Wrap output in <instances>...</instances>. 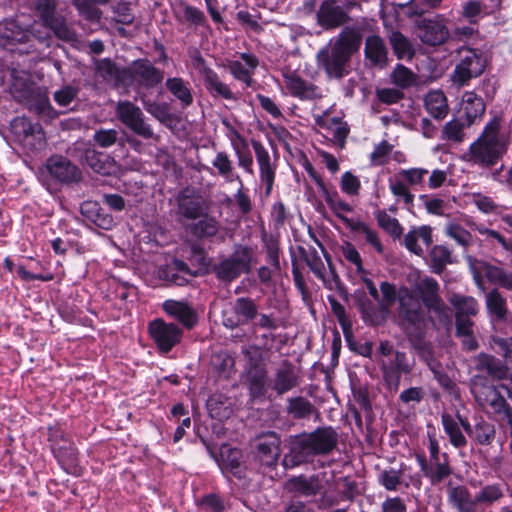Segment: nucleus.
Instances as JSON below:
<instances>
[{
    "mask_svg": "<svg viewBox=\"0 0 512 512\" xmlns=\"http://www.w3.org/2000/svg\"><path fill=\"white\" fill-rule=\"evenodd\" d=\"M510 131L504 129L500 117H493L484 127L481 135L469 148L470 162L484 167L494 166L506 154Z\"/></svg>",
    "mask_w": 512,
    "mask_h": 512,
    "instance_id": "nucleus-1",
    "label": "nucleus"
},
{
    "mask_svg": "<svg viewBox=\"0 0 512 512\" xmlns=\"http://www.w3.org/2000/svg\"><path fill=\"white\" fill-rule=\"evenodd\" d=\"M380 290L382 293L381 306L387 310L397 297L402 326L409 335L419 337L426 325L425 313L419 298L407 287H401L397 292L395 286L389 282H382Z\"/></svg>",
    "mask_w": 512,
    "mask_h": 512,
    "instance_id": "nucleus-2",
    "label": "nucleus"
},
{
    "mask_svg": "<svg viewBox=\"0 0 512 512\" xmlns=\"http://www.w3.org/2000/svg\"><path fill=\"white\" fill-rule=\"evenodd\" d=\"M337 444V434L331 428H322L296 437L284 462L293 466L308 462L317 454L329 453Z\"/></svg>",
    "mask_w": 512,
    "mask_h": 512,
    "instance_id": "nucleus-3",
    "label": "nucleus"
},
{
    "mask_svg": "<svg viewBox=\"0 0 512 512\" xmlns=\"http://www.w3.org/2000/svg\"><path fill=\"white\" fill-rule=\"evenodd\" d=\"M360 35L354 29H345L330 49L318 53V60L329 77L340 78L346 70V64L360 45Z\"/></svg>",
    "mask_w": 512,
    "mask_h": 512,
    "instance_id": "nucleus-4",
    "label": "nucleus"
},
{
    "mask_svg": "<svg viewBox=\"0 0 512 512\" xmlns=\"http://www.w3.org/2000/svg\"><path fill=\"white\" fill-rule=\"evenodd\" d=\"M10 93L19 102L26 104L29 109L44 116H51L53 109L46 92L38 87L29 72L12 70Z\"/></svg>",
    "mask_w": 512,
    "mask_h": 512,
    "instance_id": "nucleus-5",
    "label": "nucleus"
},
{
    "mask_svg": "<svg viewBox=\"0 0 512 512\" xmlns=\"http://www.w3.org/2000/svg\"><path fill=\"white\" fill-rule=\"evenodd\" d=\"M471 391L476 402L487 412L494 414L507 413L508 405L505 394L509 389L504 385H493L483 376H474Z\"/></svg>",
    "mask_w": 512,
    "mask_h": 512,
    "instance_id": "nucleus-6",
    "label": "nucleus"
},
{
    "mask_svg": "<svg viewBox=\"0 0 512 512\" xmlns=\"http://www.w3.org/2000/svg\"><path fill=\"white\" fill-rule=\"evenodd\" d=\"M179 212L186 218L196 219L202 217L193 227V234L197 237H210L217 233V222L207 215L204 211L207 207L196 194H180L178 199Z\"/></svg>",
    "mask_w": 512,
    "mask_h": 512,
    "instance_id": "nucleus-7",
    "label": "nucleus"
},
{
    "mask_svg": "<svg viewBox=\"0 0 512 512\" xmlns=\"http://www.w3.org/2000/svg\"><path fill=\"white\" fill-rule=\"evenodd\" d=\"M35 10L42 21L43 30L50 31L60 40L73 42L76 40L75 32L67 25L65 19L56 13V0H37Z\"/></svg>",
    "mask_w": 512,
    "mask_h": 512,
    "instance_id": "nucleus-8",
    "label": "nucleus"
},
{
    "mask_svg": "<svg viewBox=\"0 0 512 512\" xmlns=\"http://www.w3.org/2000/svg\"><path fill=\"white\" fill-rule=\"evenodd\" d=\"M32 38L46 45L50 44L51 36L47 31L30 30L19 19H6L0 22V42L3 46L12 47L16 44L29 43Z\"/></svg>",
    "mask_w": 512,
    "mask_h": 512,
    "instance_id": "nucleus-9",
    "label": "nucleus"
},
{
    "mask_svg": "<svg viewBox=\"0 0 512 512\" xmlns=\"http://www.w3.org/2000/svg\"><path fill=\"white\" fill-rule=\"evenodd\" d=\"M10 130L14 141L27 150H40L45 146L46 139L42 127L26 117L14 118L10 123Z\"/></svg>",
    "mask_w": 512,
    "mask_h": 512,
    "instance_id": "nucleus-10",
    "label": "nucleus"
},
{
    "mask_svg": "<svg viewBox=\"0 0 512 512\" xmlns=\"http://www.w3.org/2000/svg\"><path fill=\"white\" fill-rule=\"evenodd\" d=\"M486 66L484 55L471 48L459 50V63L456 65L452 79L459 85H464L471 78L481 75Z\"/></svg>",
    "mask_w": 512,
    "mask_h": 512,
    "instance_id": "nucleus-11",
    "label": "nucleus"
},
{
    "mask_svg": "<svg viewBox=\"0 0 512 512\" xmlns=\"http://www.w3.org/2000/svg\"><path fill=\"white\" fill-rule=\"evenodd\" d=\"M148 330L161 353L170 352L174 346L181 342L183 337V331L178 325L165 322L162 319H155L150 322Z\"/></svg>",
    "mask_w": 512,
    "mask_h": 512,
    "instance_id": "nucleus-12",
    "label": "nucleus"
},
{
    "mask_svg": "<svg viewBox=\"0 0 512 512\" xmlns=\"http://www.w3.org/2000/svg\"><path fill=\"white\" fill-rule=\"evenodd\" d=\"M119 120L137 135L150 139L154 137L151 126L146 123L141 109L129 101L119 102L116 108Z\"/></svg>",
    "mask_w": 512,
    "mask_h": 512,
    "instance_id": "nucleus-13",
    "label": "nucleus"
},
{
    "mask_svg": "<svg viewBox=\"0 0 512 512\" xmlns=\"http://www.w3.org/2000/svg\"><path fill=\"white\" fill-rule=\"evenodd\" d=\"M469 262L474 281L482 291H485L483 284L484 277L493 284L512 290V274L505 272L499 267L491 266L482 261H473L469 259Z\"/></svg>",
    "mask_w": 512,
    "mask_h": 512,
    "instance_id": "nucleus-14",
    "label": "nucleus"
},
{
    "mask_svg": "<svg viewBox=\"0 0 512 512\" xmlns=\"http://www.w3.org/2000/svg\"><path fill=\"white\" fill-rule=\"evenodd\" d=\"M283 78L285 89L292 97L300 100H314L322 96L321 90L298 71L285 70Z\"/></svg>",
    "mask_w": 512,
    "mask_h": 512,
    "instance_id": "nucleus-15",
    "label": "nucleus"
},
{
    "mask_svg": "<svg viewBox=\"0 0 512 512\" xmlns=\"http://www.w3.org/2000/svg\"><path fill=\"white\" fill-rule=\"evenodd\" d=\"M250 258L249 250L239 247L215 267L216 275L221 280L232 281L249 269Z\"/></svg>",
    "mask_w": 512,
    "mask_h": 512,
    "instance_id": "nucleus-16",
    "label": "nucleus"
},
{
    "mask_svg": "<svg viewBox=\"0 0 512 512\" xmlns=\"http://www.w3.org/2000/svg\"><path fill=\"white\" fill-rule=\"evenodd\" d=\"M320 248L322 254L329 263V270H327L319 252L314 248H311L306 252L305 261L314 275L322 280L327 288L333 289L337 285V275L330 265V258L325 249L321 245Z\"/></svg>",
    "mask_w": 512,
    "mask_h": 512,
    "instance_id": "nucleus-17",
    "label": "nucleus"
},
{
    "mask_svg": "<svg viewBox=\"0 0 512 512\" xmlns=\"http://www.w3.org/2000/svg\"><path fill=\"white\" fill-rule=\"evenodd\" d=\"M46 169L56 180L71 184L81 180V171L63 156H51L46 162Z\"/></svg>",
    "mask_w": 512,
    "mask_h": 512,
    "instance_id": "nucleus-18",
    "label": "nucleus"
},
{
    "mask_svg": "<svg viewBox=\"0 0 512 512\" xmlns=\"http://www.w3.org/2000/svg\"><path fill=\"white\" fill-rule=\"evenodd\" d=\"M378 481L389 491H396L402 483H404L406 487L412 485L418 489L421 486L420 475H411L408 472V467L405 465H401L399 470L391 468L381 471L378 476Z\"/></svg>",
    "mask_w": 512,
    "mask_h": 512,
    "instance_id": "nucleus-19",
    "label": "nucleus"
},
{
    "mask_svg": "<svg viewBox=\"0 0 512 512\" xmlns=\"http://www.w3.org/2000/svg\"><path fill=\"white\" fill-rule=\"evenodd\" d=\"M81 161L85 162L94 172L102 175H120L122 166L109 155L86 148Z\"/></svg>",
    "mask_w": 512,
    "mask_h": 512,
    "instance_id": "nucleus-20",
    "label": "nucleus"
},
{
    "mask_svg": "<svg viewBox=\"0 0 512 512\" xmlns=\"http://www.w3.org/2000/svg\"><path fill=\"white\" fill-rule=\"evenodd\" d=\"M252 146L259 166L261 188H263L265 192H271L275 180V165L271 160L269 152L260 142L253 141Z\"/></svg>",
    "mask_w": 512,
    "mask_h": 512,
    "instance_id": "nucleus-21",
    "label": "nucleus"
},
{
    "mask_svg": "<svg viewBox=\"0 0 512 512\" xmlns=\"http://www.w3.org/2000/svg\"><path fill=\"white\" fill-rule=\"evenodd\" d=\"M417 278L415 288L422 297L423 302L429 309L441 312L443 303L438 296L439 285L433 278L420 277L418 272H413L409 275V280Z\"/></svg>",
    "mask_w": 512,
    "mask_h": 512,
    "instance_id": "nucleus-22",
    "label": "nucleus"
},
{
    "mask_svg": "<svg viewBox=\"0 0 512 512\" xmlns=\"http://www.w3.org/2000/svg\"><path fill=\"white\" fill-rule=\"evenodd\" d=\"M317 20L323 28L331 29L344 24L348 20V15L343 8L335 4V0H326L317 12Z\"/></svg>",
    "mask_w": 512,
    "mask_h": 512,
    "instance_id": "nucleus-23",
    "label": "nucleus"
},
{
    "mask_svg": "<svg viewBox=\"0 0 512 512\" xmlns=\"http://www.w3.org/2000/svg\"><path fill=\"white\" fill-rule=\"evenodd\" d=\"M447 499L449 505L457 512H477L478 502L465 486H452L447 488Z\"/></svg>",
    "mask_w": 512,
    "mask_h": 512,
    "instance_id": "nucleus-24",
    "label": "nucleus"
},
{
    "mask_svg": "<svg viewBox=\"0 0 512 512\" xmlns=\"http://www.w3.org/2000/svg\"><path fill=\"white\" fill-rule=\"evenodd\" d=\"M257 65L256 57L248 53H242L240 59L228 62V68L233 77L244 82L247 86L252 84V74Z\"/></svg>",
    "mask_w": 512,
    "mask_h": 512,
    "instance_id": "nucleus-25",
    "label": "nucleus"
},
{
    "mask_svg": "<svg viewBox=\"0 0 512 512\" xmlns=\"http://www.w3.org/2000/svg\"><path fill=\"white\" fill-rule=\"evenodd\" d=\"M162 307L169 316L178 320L188 329H191L197 322L195 311L186 302L169 299L163 303Z\"/></svg>",
    "mask_w": 512,
    "mask_h": 512,
    "instance_id": "nucleus-26",
    "label": "nucleus"
},
{
    "mask_svg": "<svg viewBox=\"0 0 512 512\" xmlns=\"http://www.w3.org/2000/svg\"><path fill=\"white\" fill-rule=\"evenodd\" d=\"M201 73L204 78L205 87L213 97H221L226 100H236V96L230 87L220 80L218 74L214 70L208 67H203Z\"/></svg>",
    "mask_w": 512,
    "mask_h": 512,
    "instance_id": "nucleus-27",
    "label": "nucleus"
},
{
    "mask_svg": "<svg viewBox=\"0 0 512 512\" xmlns=\"http://www.w3.org/2000/svg\"><path fill=\"white\" fill-rule=\"evenodd\" d=\"M418 36L429 45H439L445 41L448 31L443 24L434 20H424L419 26Z\"/></svg>",
    "mask_w": 512,
    "mask_h": 512,
    "instance_id": "nucleus-28",
    "label": "nucleus"
},
{
    "mask_svg": "<svg viewBox=\"0 0 512 512\" xmlns=\"http://www.w3.org/2000/svg\"><path fill=\"white\" fill-rule=\"evenodd\" d=\"M279 446L280 440L274 432L267 433L260 437L257 449L261 461L266 465L275 463L280 455Z\"/></svg>",
    "mask_w": 512,
    "mask_h": 512,
    "instance_id": "nucleus-29",
    "label": "nucleus"
},
{
    "mask_svg": "<svg viewBox=\"0 0 512 512\" xmlns=\"http://www.w3.org/2000/svg\"><path fill=\"white\" fill-rule=\"evenodd\" d=\"M461 109L466 117V125L470 126L477 118L482 117L485 112V104L476 93L468 91L462 96Z\"/></svg>",
    "mask_w": 512,
    "mask_h": 512,
    "instance_id": "nucleus-30",
    "label": "nucleus"
},
{
    "mask_svg": "<svg viewBox=\"0 0 512 512\" xmlns=\"http://www.w3.org/2000/svg\"><path fill=\"white\" fill-rule=\"evenodd\" d=\"M212 166L217 170L218 175L226 182L237 183V190L241 192L242 183L227 153L223 151L218 152L212 160Z\"/></svg>",
    "mask_w": 512,
    "mask_h": 512,
    "instance_id": "nucleus-31",
    "label": "nucleus"
},
{
    "mask_svg": "<svg viewBox=\"0 0 512 512\" xmlns=\"http://www.w3.org/2000/svg\"><path fill=\"white\" fill-rule=\"evenodd\" d=\"M461 427L465 430V432L473 437L479 444L481 445H489L495 436L494 427L485 422L481 421L475 425L473 428L469 421L463 417H459Z\"/></svg>",
    "mask_w": 512,
    "mask_h": 512,
    "instance_id": "nucleus-32",
    "label": "nucleus"
},
{
    "mask_svg": "<svg viewBox=\"0 0 512 512\" xmlns=\"http://www.w3.org/2000/svg\"><path fill=\"white\" fill-rule=\"evenodd\" d=\"M459 417H461L459 414H457V418H454L448 413H444L441 416L443 430L449 437L450 443L455 448H463L467 445L466 437L460 428L461 423Z\"/></svg>",
    "mask_w": 512,
    "mask_h": 512,
    "instance_id": "nucleus-33",
    "label": "nucleus"
},
{
    "mask_svg": "<svg viewBox=\"0 0 512 512\" xmlns=\"http://www.w3.org/2000/svg\"><path fill=\"white\" fill-rule=\"evenodd\" d=\"M132 71L135 78L146 86H154L163 79L162 73L145 60L134 62Z\"/></svg>",
    "mask_w": 512,
    "mask_h": 512,
    "instance_id": "nucleus-34",
    "label": "nucleus"
},
{
    "mask_svg": "<svg viewBox=\"0 0 512 512\" xmlns=\"http://www.w3.org/2000/svg\"><path fill=\"white\" fill-rule=\"evenodd\" d=\"M365 56L374 65L382 67L386 64L387 50L379 36L372 35L366 39Z\"/></svg>",
    "mask_w": 512,
    "mask_h": 512,
    "instance_id": "nucleus-35",
    "label": "nucleus"
},
{
    "mask_svg": "<svg viewBox=\"0 0 512 512\" xmlns=\"http://www.w3.org/2000/svg\"><path fill=\"white\" fill-rule=\"evenodd\" d=\"M427 112L436 119L444 118L448 113L446 96L440 90L430 91L424 98Z\"/></svg>",
    "mask_w": 512,
    "mask_h": 512,
    "instance_id": "nucleus-36",
    "label": "nucleus"
},
{
    "mask_svg": "<svg viewBox=\"0 0 512 512\" xmlns=\"http://www.w3.org/2000/svg\"><path fill=\"white\" fill-rule=\"evenodd\" d=\"M477 369L487 372L496 379H503L507 375L506 365L501 360L488 354H480L477 357Z\"/></svg>",
    "mask_w": 512,
    "mask_h": 512,
    "instance_id": "nucleus-37",
    "label": "nucleus"
},
{
    "mask_svg": "<svg viewBox=\"0 0 512 512\" xmlns=\"http://www.w3.org/2000/svg\"><path fill=\"white\" fill-rule=\"evenodd\" d=\"M287 486L289 490L297 492L302 496L315 495L321 489V483L315 477H295L289 480Z\"/></svg>",
    "mask_w": 512,
    "mask_h": 512,
    "instance_id": "nucleus-38",
    "label": "nucleus"
},
{
    "mask_svg": "<svg viewBox=\"0 0 512 512\" xmlns=\"http://www.w3.org/2000/svg\"><path fill=\"white\" fill-rule=\"evenodd\" d=\"M418 460L425 475L431 479L432 483L441 482L451 473L446 459L443 461L441 459L431 460L429 467L426 466L425 460L422 457H418Z\"/></svg>",
    "mask_w": 512,
    "mask_h": 512,
    "instance_id": "nucleus-39",
    "label": "nucleus"
},
{
    "mask_svg": "<svg viewBox=\"0 0 512 512\" xmlns=\"http://www.w3.org/2000/svg\"><path fill=\"white\" fill-rule=\"evenodd\" d=\"M166 87L177 98L183 107H188L193 102V96L187 83L183 79L174 77L166 81Z\"/></svg>",
    "mask_w": 512,
    "mask_h": 512,
    "instance_id": "nucleus-40",
    "label": "nucleus"
},
{
    "mask_svg": "<svg viewBox=\"0 0 512 512\" xmlns=\"http://www.w3.org/2000/svg\"><path fill=\"white\" fill-rule=\"evenodd\" d=\"M81 212L94 224L103 228L109 229L113 225L112 217L108 215H102L99 212L98 204L96 202L86 201L81 205Z\"/></svg>",
    "mask_w": 512,
    "mask_h": 512,
    "instance_id": "nucleus-41",
    "label": "nucleus"
},
{
    "mask_svg": "<svg viewBox=\"0 0 512 512\" xmlns=\"http://www.w3.org/2000/svg\"><path fill=\"white\" fill-rule=\"evenodd\" d=\"M267 374L263 369H255L248 374L250 396L254 399L263 397L266 393Z\"/></svg>",
    "mask_w": 512,
    "mask_h": 512,
    "instance_id": "nucleus-42",
    "label": "nucleus"
},
{
    "mask_svg": "<svg viewBox=\"0 0 512 512\" xmlns=\"http://www.w3.org/2000/svg\"><path fill=\"white\" fill-rule=\"evenodd\" d=\"M317 124L320 128L327 129L336 141H343L348 134L346 125L334 117H321L317 120Z\"/></svg>",
    "mask_w": 512,
    "mask_h": 512,
    "instance_id": "nucleus-43",
    "label": "nucleus"
},
{
    "mask_svg": "<svg viewBox=\"0 0 512 512\" xmlns=\"http://www.w3.org/2000/svg\"><path fill=\"white\" fill-rule=\"evenodd\" d=\"M486 307L497 319H505L507 314L506 300L498 290L494 289L486 294Z\"/></svg>",
    "mask_w": 512,
    "mask_h": 512,
    "instance_id": "nucleus-44",
    "label": "nucleus"
},
{
    "mask_svg": "<svg viewBox=\"0 0 512 512\" xmlns=\"http://www.w3.org/2000/svg\"><path fill=\"white\" fill-rule=\"evenodd\" d=\"M390 42L394 53L399 59L412 58L414 51L409 40L399 32H393L390 36Z\"/></svg>",
    "mask_w": 512,
    "mask_h": 512,
    "instance_id": "nucleus-45",
    "label": "nucleus"
},
{
    "mask_svg": "<svg viewBox=\"0 0 512 512\" xmlns=\"http://www.w3.org/2000/svg\"><path fill=\"white\" fill-rule=\"evenodd\" d=\"M488 13L487 8L478 0H469L462 6V16L466 18L470 24H476Z\"/></svg>",
    "mask_w": 512,
    "mask_h": 512,
    "instance_id": "nucleus-46",
    "label": "nucleus"
},
{
    "mask_svg": "<svg viewBox=\"0 0 512 512\" xmlns=\"http://www.w3.org/2000/svg\"><path fill=\"white\" fill-rule=\"evenodd\" d=\"M451 302L457 310V315L462 317L476 315L478 312V304L473 297L454 295Z\"/></svg>",
    "mask_w": 512,
    "mask_h": 512,
    "instance_id": "nucleus-47",
    "label": "nucleus"
},
{
    "mask_svg": "<svg viewBox=\"0 0 512 512\" xmlns=\"http://www.w3.org/2000/svg\"><path fill=\"white\" fill-rule=\"evenodd\" d=\"M234 312L240 317L238 323L248 322L257 315V307L255 303L247 298H239L233 306Z\"/></svg>",
    "mask_w": 512,
    "mask_h": 512,
    "instance_id": "nucleus-48",
    "label": "nucleus"
},
{
    "mask_svg": "<svg viewBox=\"0 0 512 512\" xmlns=\"http://www.w3.org/2000/svg\"><path fill=\"white\" fill-rule=\"evenodd\" d=\"M503 495V489L500 485H486L476 494V501L478 504L491 505L500 500Z\"/></svg>",
    "mask_w": 512,
    "mask_h": 512,
    "instance_id": "nucleus-49",
    "label": "nucleus"
},
{
    "mask_svg": "<svg viewBox=\"0 0 512 512\" xmlns=\"http://www.w3.org/2000/svg\"><path fill=\"white\" fill-rule=\"evenodd\" d=\"M296 386V376L289 369H281L274 380V389L278 394H283Z\"/></svg>",
    "mask_w": 512,
    "mask_h": 512,
    "instance_id": "nucleus-50",
    "label": "nucleus"
},
{
    "mask_svg": "<svg viewBox=\"0 0 512 512\" xmlns=\"http://www.w3.org/2000/svg\"><path fill=\"white\" fill-rule=\"evenodd\" d=\"M451 263V253L445 246H435L431 251V265L435 273H441L443 268Z\"/></svg>",
    "mask_w": 512,
    "mask_h": 512,
    "instance_id": "nucleus-51",
    "label": "nucleus"
},
{
    "mask_svg": "<svg viewBox=\"0 0 512 512\" xmlns=\"http://www.w3.org/2000/svg\"><path fill=\"white\" fill-rule=\"evenodd\" d=\"M391 79L400 88H407L416 82L414 73L403 65H397L391 74Z\"/></svg>",
    "mask_w": 512,
    "mask_h": 512,
    "instance_id": "nucleus-52",
    "label": "nucleus"
},
{
    "mask_svg": "<svg viewBox=\"0 0 512 512\" xmlns=\"http://www.w3.org/2000/svg\"><path fill=\"white\" fill-rule=\"evenodd\" d=\"M312 408L311 403L307 399L296 397L289 399L287 410L295 418H304L312 413Z\"/></svg>",
    "mask_w": 512,
    "mask_h": 512,
    "instance_id": "nucleus-53",
    "label": "nucleus"
},
{
    "mask_svg": "<svg viewBox=\"0 0 512 512\" xmlns=\"http://www.w3.org/2000/svg\"><path fill=\"white\" fill-rule=\"evenodd\" d=\"M468 127L459 120H451L447 122L443 128V137L453 142H461L464 139V128Z\"/></svg>",
    "mask_w": 512,
    "mask_h": 512,
    "instance_id": "nucleus-54",
    "label": "nucleus"
},
{
    "mask_svg": "<svg viewBox=\"0 0 512 512\" xmlns=\"http://www.w3.org/2000/svg\"><path fill=\"white\" fill-rule=\"evenodd\" d=\"M145 110L160 122L164 123L170 118L169 108L166 104L143 100Z\"/></svg>",
    "mask_w": 512,
    "mask_h": 512,
    "instance_id": "nucleus-55",
    "label": "nucleus"
},
{
    "mask_svg": "<svg viewBox=\"0 0 512 512\" xmlns=\"http://www.w3.org/2000/svg\"><path fill=\"white\" fill-rule=\"evenodd\" d=\"M353 229L362 234L366 242L373 246L378 253H383V245L375 231L371 230L366 224L360 222L356 223L353 226Z\"/></svg>",
    "mask_w": 512,
    "mask_h": 512,
    "instance_id": "nucleus-56",
    "label": "nucleus"
},
{
    "mask_svg": "<svg viewBox=\"0 0 512 512\" xmlns=\"http://www.w3.org/2000/svg\"><path fill=\"white\" fill-rule=\"evenodd\" d=\"M427 173L428 171L426 169L411 168L400 171L398 175L401 182L414 187L423 182Z\"/></svg>",
    "mask_w": 512,
    "mask_h": 512,
    "instance_id": "nucleus-57",
    "label": "nucleus"
},
{
    "mask_svg": "<svg viewBox=\"0 0 512 512\" xmlns=\"http://www.w3.org/2000/svg\"><path fill=\"white\" fill-rule=\"evenodd\" d=\"M233 150L237 157L239 167L252 174L253 157L248 148V144L245 143L241 146L235 147Z\"/></svg>",
    "mask_w": 512,
    "mask_h": 512,
    "instance_id": "nucleus-58",
    "label": "nucleus"
},
{
    "mask_svg": "<svg viewBox=\"0 0 512 512\" xmlns=\"http://www.w3.org/2000/svg\"><path fill=\"white\" fill-rule=\"evenodd\" d=\"M339 250H340L342 257L346 261L355 265L356 271H362V258L354 245H352L349 242H344L340 246Z\"/></svg>",
    "mask_w": 512,
    "mask_h": 512,
    "instance_id": "nucleus-59",
    "label": "nucleus"
},
{
    "mask_svg": "<svg viewBox=\"0 0 512 512\" xmlns=\"http://www.w3.org/2000/svg\"><path fill=\"white\" fill-rule=\"evenodd\" d=\"M221 457L227 468H230L231 472L240 477V451L237 449H225L221 451Z\"/></svg>",
    "mask_w": 512,
    "mask_h": 512,
    "instance_id": "nucleus-60",
    "label": "nucleus"
},
{
    "mask_svg": "<svg viewBox=\"0 0 512 512\" xmlns=\"http://www.w3.org/2000/svg\"><path fill=\"white\" fill-rule=\"evenodd\" d=\"M392 151V146L386 141L381 142L375 146L374 151L370 155L371 163L375 166H380L388 162L389 155Z\"/></svg>",
    "mask_w": 512,
    "mask_h": 512,
    "instance_id": "nucleus-61",
    "label": "nucleus"
},
{
    "mask_svg": "<svg viewBox=\"0 0 512 512\" xmlns=\"http://www.w3.org/2000/svg\"><path fill=\"white\" fill-rule=\"evenodd\" d=\"M79 13L90 21H99L101 11L87 0H72Z\"/></svg>",
    "mask_w": 512,
    "mask_h": 512,
    "instance_id": "nucleus-62",
    "label": "nucleus"
},
{
    "mask_svg": "<svg viewBox=\"0 0 512 512\" xmlns=\"http://www.w3.org/2000/svg\"><path fill=\"white\" fill-rule=\"evenodd\" d=\"M377 220L379 225L391 235L399 236L401 234L402 229L398 221L395 218L388 215L386 212H378Z\"/></svg>",
    "mask_w": 512,
    "mask_h": 512,
    "instance_id": "nucleus-63",
    "label": "nucleus"
},
{
    "mask_svg": "<svg viewBox=\"0 0 512 512\" xmlns=\"http://www.w3.org/2000/svg\"><path fill=\"white\" fill-rule=\"evenodd\" d=\"M384 379L390 389L398 390L400 379L404 372H399L390 363L383 364Z\"/></svg>",
    "mask_w": 512,
    "mask_h": 512,
    "instance_id": "nucleus-64",
    "label": "nucleus"
}]
</instances>
